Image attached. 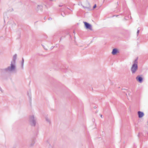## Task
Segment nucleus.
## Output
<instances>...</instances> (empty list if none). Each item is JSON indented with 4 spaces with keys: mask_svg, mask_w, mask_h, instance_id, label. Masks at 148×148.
Returning <instances> with one entry per match:
<instances>
[{
    "mask_svg": "<svg viewBox=\"0 0 148 148\" xmlns=\"http://www.w3.org/2000/svg\"><path fill=\"white\" fill-rule=\"evenodd\" d=\"M137 59H136L134 60V64H137Z\"/></svg>",
    "mask_w": 148,
    "mask_h": 148,
    "instance_id": "f8f14e48",
    "label": "nucleus"
},
{
    "mask_svg": "<svg viewBox=\"0 0 148 148\" xmlns=\"http://www.w3.org/2000/svg\"><path fill=\"white\" fill-rule=\"evenodd\" d=\"M24 60L23 58H22V61L21 62V67L22 69L23 68V64H24Z\"/></svg>",
    "mask_w": 148,
    "mask_h": 148,
    "instance_id": "1a4fd4ad",
    "label": "nucleus"
},
{
    "mask_svg": "<svg viewBox=\"0 0 148 148\" xmlns=\"http://www.w3.org/2000/svg\"><path fill=\"white\" fill-rule=\"evenodd\" d=\"M34 143L33 144H31V146H33V145H34Z\"/></svg>",
    "mask_w": 148,
    "mask_h": 148,
    "instance_id": "dca6fc26",
    "label": "nucleus"
},
{
    "mask_svg": "<svg viewBox=\"0 0 148 148\" xmlns=\"http://www.w3.org/2000/svg\"><path fill=\"white\" fill-rule=\"evenodd\" d=\"M64 9H62V10H61L62 11H64Z\"/></svg>",
    "mask_w": 148,
    "mask_h": 148,
    "instance_id": "a211bd4d",
    "label": "nucleus"
},
{
    "mask_svg": "<svg viewBox=\"0 0 148 148\" xmlns=\"http://www.w3.org/2000/svg\"><path fill=\"white\" fill-rule=\"evenodd\" d=\"M96 4H95L94 5V6L93 7V8L94 9L95 8H96Z\"/></svg>",
    "mask_w": 148,
    "mask_h": 148,
    "instance_id": "4468645a",
    "label": "nucleus"
},
{
    "mask_svg": "<svg viewBox=\"0 0 148 148\" xmlns=\"http://www.w3.org/2000/svg\"><path fill=\"white\" fill-rule=\"evenodd\" d=\"M84 23L86 29L92 30V26L90 24L86 22H84Z\"/></svg>",
    "mask_w": 148,
    "mask_h": 148,
    "instance_id": "20e7f679",
    "label": "nucleus"
},
{
    "mask_svg": "<svg viewBox=\"0 0 148 148\" xmlns=\"http://www.w3.org/2000/svg\"><path fill=\"white\" fill-rule=\"evenodd\" d=\"M36 118L34 115H31L29 116V121L30 124L33 126H35L36 124Z\"/></svg>",
    "mask_w": 148,
    "mask_h": 148,
    "instance_id": "f03ea898",
    "label": "nucleus"
},
{
    "mask_svg": "<svg viewBox=\"0 0 148 148\" xmlns=\"http://www.w3.org/2000/svg\"><path fill=\"white\" fill-rule=\"evenodd\" d=\"M65 15L64 14H63V15Z\"/></svg>",
    "mask_w": 148,
    "mask_h": 148,
    "instance_id": "4be33fe9",
    "label": "nucleus"
},
{
    "mask_svg": "<svg viewBox=\"0 0 148 148\" xmlns=\"http://www.w3.org/2000/svg\"><path fill=\"white\" fill-rule=\"evenodd\" d=\"M59 6L60 7H62V6H63V5H59Z\"/></svg>",
    "mask_w": 148,
    "mask_h": 148,
    "instance_id": "2eb2a0df",
    "label": "nucleus"
},
{
    "mask_svg": "<svg viewBox=\"0 0 148 148\" xmlns=\"http://www.w3.org/2000/svg\"><path fill=\"white\" fill-rule=\"evenodd\" d=\"M16 63L11 62L10 66H8L3 70V72H14L16 71Z\"/></svg>",
    "mask_w": 148,
    "mask_h": 148,
    "instance_id": "f257e3e1",
    "label": "nucleus"
},
{
    "mask_svg": "<svg viewBox=\"0 0 148 148\" xmlns=\"http://www.w3.org/2000/svg\"><path fill=\"white\" fill-rule=\"evenodd\" d=\"M119 51H118V49H117L115 48L113 49L112 53L113 55H115L116 53H119Z\"/></svg>",
    "mask_w": 148,
    "mask_h": 148,
    "instance_id": "0eeeda50",
    "label": "nucleus"
},
{
    "mask_svg": "<svg viewBox=\"0 0 148 148\" xmlns=\"http://www.w3.org/2000/svg\"><path fill=\"white\" fill-rule=\"evenodd\" d=\"M37 8L38 10H41L42 9V6L41 5H38Z\"/></svg>",
    "mask_w": 148,
    "mask_h": 148,
    "instance_id": "9b49d317",
    "label": "nucleus"
},
{
    "mask_svg": "<svg viewBox=\"0 0 148 148\" xmlns=\"http://www.w3.org/2000/svg\"><path fill=\"white\" fill-rule=\"evenodd\" d=\"M138 114L139 118H141L144 115V113L143 112L140 111L138 112Z\"/></svg>",
    "mask_w": 148,
    "mask_h": 148,
    "instance_id": "423d86ee",
    "label": "nucleus"
},
{
    "mask_svg": "<svg viewBox=\"0 0 148 148\" xmlns=\"http://www.w3.org/2000/svg\"><path fill=\"white\" fill-rule=\"evenodd\" d=\"M139 32V29H138V30L137 32V36H138V34Z\"/></svg>",
    "mask_w": 148,
    "mask_h": 148,
    "instance_id": "ddd939ff",
    "label": "nucleus"
},
{
    "mask_svg": "<svg viewBox=\"0 0 148 148\" xmlns=\"http://www.w3.org/2000/svg\"><path fill=\"white\" fill-rule=\"evenodd\" d=\"M101 117L102 118V115H101Z\"/></svg>",
    "mask_w": 148,
    "mask_h": 148,
    "instance_id": "aec40b11",
    "label": "nucleus"
},
{
    "mask_svg": "<svg viewBox=\"0 0 148 148\" xmlns=\"http://www.w3.org/2000/svg\"><path fill=\"white\" fill-rule=\"evenodd\" d=\"M61 15H62V16H63V17H64V15H63V14H62V13H61Z\"/></svg>",
    "mask_w": 148,
    "mask_h": 148,
    "instance_id": "f3484780",
    "label": "nucleus"
},
{
    "mask_svg": "<svg viewBox=\"0 0 148 148\" xmlns=\"http://www.w3.org/2000/svg\"><path fill=\"white\" fill-rule=\"evenodd\" d=\"M17 55L16 54H15L13 57V59L12 61H11V62L16 63V59Z\"/></svg>",
    "mask_w": 148,
    "mask_h": 148,
    "instance_id": "6e6552de",
    "label": "nucleus"
},
{
    "mask_svg": "<svg viewBox=\"0 0 148 148\" xmlns=\"http://www.w3.org/2000/svg\"><path fill=\"white\" fill-rule=\"evenodd\" d=\"M137 64H133L131 68V71L132 74L135 73L138 70Z\"/></svg>",
    "mask_w": 148,
    "mask_h": 148,
    "instance_id": "7ed1b4c3",
    "label": "nucleus"
},
{
    "mask_svg": "<svg viewBox=\"0 0 148 148\" xmlns=\"http://www.w3.org/2000/svg\"><path fill=\"white\" fill-rule=\"evenodd\" d=\"M84 7V8H87V7Z\"/></svg>",
    "mask_w": 148,
    "mask_h": 148,
    "instance_id": "6ab92c4d",
    "label": "nucleus"
},
{
    "mask_svg": "<svg viewBox=\"0 0 148 148\" xmlns=\"http://www.w3.org/2000/svg\"><path fill=\"white\" fill-rule=\"evenodd\" d=\"M50 1H53V0H50Z\"/></svg>",
    "mask_w": 148,
    "mask_h": 148,
    "instance_id": "412c9836",
    "label": "nucleus"
},
{
    "mask_svg": "<svg viewBox=\"0 0 148 148\" xmlns=\"http://www.w3.org/2000/svg\"><path fill=\"white\" fill-rule=\"evenodd\" d=\"M46 121L48 122L49 124H50L51 123V121L48 118H46Z\"/></svg>",
    "mask_w": 148,
    "mask_h": 148,
    "instance_id": "9d476101",
    "label": "nucleus"
},
{
    "mask_svg": "<svg viewBox=\"0 0 148 148\" xmlns=\"http://www.w3.org/2000/svg\"><path fill=\"white\" fill-rule=\"evenodd\" d=\"M136 80L139 82L141 83L143 82V78L139 75H138L136 77Z\"/></svg>",
    "mask_w": 148,
    "mask_h": 148,
    "instance_id": "39448f33",
    "label": "nucleus"
}]
</instances>
